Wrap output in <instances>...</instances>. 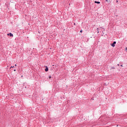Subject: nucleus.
<instances>
[{"label": "nucleus", "instance_id": "obj_3", "mask_svg": "<svg viewBox=\"0 0 127 127\" xmlns=\"http://www.w3.org/2000/svg\"><path fill=\"white\" fill-rule=\"evenodd\" d=\"M95 3H97L98 4H100V3H101V2L95 1Z\"/></svg>", "mask_w": 127, "mask_h": 127}, {"label": "nucleus", "instance_id": "obj_4", "mask_svg": "<svg viewBox=\"0 0 127 127\" xmlns=\"http://www.w3.org/2000/svg\"><path fill=\"white\" fill-rule=\"evenodd\" d=\"M45 71L46 72H48V67L46 66V68H45Z\"/></svg>", "mask_w": 127, "mask_h": 127}, {"label": "nucleus", "instance_id": "obj_17", "mask_svg": "<svg viewBox=\"0 0 127 127\" xmlns=\"http://www.w3.org/2000/svg\"><path fill=\"white\" fill-rule=\"evenodd\" d=\"M15 66H16V64H15Z\"/></svg>", "mask_w": 127, "mask_h": 127}, {"label": "nucleus", "instance_id": "obj_5", "mask_svg": "<svg viewBox=\"0 0 127 127\" xmlns=\"http://www.w3.org/2000/svg\"><path fill=\"white\" fill-rule=\"evenodd\" d=\"M100 28H102V29H103L104 31H105V28L102 27H100Z\"/></svg>", "mask_w": 127, "mask_h": 127}, {"label": "nucleus", "instance_id": "obj_11", "mask_svg": "<svg viewBox=\"0 0 127 127\" xmlns=\"http://www.w3.org/2000/svg\"><path fill=\"white\" fill-rule=\"evenodd\" d=\"M116 2H119V0H116Z\"/></svg>", "mask_w": 127, "mask_h": 127}, {"label": "nucleus", "instance_id": "obj_2", "mask_svg": "<svg viewBox=\"0 0 127 127\" xmlns=\"http://www.w3.org/2000/svg\"><path fill=\"white\" fill-rule=\"evenodd\" d=\"M7 35L10 36L11 37H13V34L11 33H8Z\"/></svg>", "mask_w": 127, "mask_h": 127}, {"label": "nucleus", "instance_id": "obj_9", "mask_svg": "<svg viewBox=\"0 0 127 127\" xmlns=\"http://www.w3.org/2000/svg\"><path fill=\"white\" fill-rule=\"evenodd\" d=\"M80 32L81 33H82V32H83V31H82V30H81L80 31Z\"/></svg>", "mask_w": 127, "mask_h": 127}, {"label": "nucleus", "instance_id": "obj_13", "mask_svg": "<svg viewBox=\"0 0 127 127\" xmlns=\"http://www.w3.org/2000/svg\"><path fill=\"white\" fill-rule=\"evenodd\" d=\"M105 1L108 2V0H106Z\"/></svg>", "mask_w": 127, "mask_h": 127}, {"label": "nucleus", "instance_id": "obj_18", "mask_svg": "<svg viewBox=\"0 0 127 127\" xmlns=\"http://www.w3.org/2000/svg\"><path fill=\"white\" fill-rule=\"evenodd\" d=\"M91 100H94V99L93 98H92Z\"/></svg>", "mask_w": 127, "mask_h": 127}, {"label": "nucleus", "instance_id": "obj_8", "mask_svg": "<svg viewBox=\"0 0 127 127\" xmlns=\"http://www.w3.org/2000/svg\"><path fill=\"white\" fill-rule=\"evenodd\" d=\"M11 68H14V66H11V67H10V69H11Z\"/></svg>", "mask_w": 127, "mask_h": 127}, {"label": "nucleus", "instance_id": "obj_15", "mask_svg": "<svg viewBox=\"0 0 127 127\" xmlns=\"http://www.w3.org/2000/svg\"><path fill=\"white\" fill-rule=\"evenodd\" d=\"M117 65H118V66H120V64H118Z\"/></svg>", "mask_w": 127, "mask_h": 127}, {"label": "nucleus", "instance_id": "obj_10", "mask_svg": "<svg viewBox=\"0 0 127 127\" xmlns=\"http://www.w3.org/2000/svg\"><path fill=\"white\" fill-rule=\"evenodd\" d=\"M49 78L50 79H51V76L50 75V76H49Z\"/></svg>", "mask_w": 127, "mask_h": 127}, {"label": "nucleus", "instance_id": "obj_7", "mask_svg": "<svg viewBox=\"0 0 127 127\" xmlns=\"http://www.w3.org/2000/svg\"><path fill=\"white\" fill-rule=\"evenodd\" d=\"M97 31H99V30H100V28H97Z\"/></svg>", "mask_w": 127, "mask_h": 127}, {"label": "nucleus", "instance_id": "obj_12", "mask_svg": "<svg viewBox=\"0 0 127 127\" xmlns=\"http://www.w3.org/2000/svg\"><path fill=\"white\" fill-rule=\"evenodd\" d=\"M121 67H123V64L121 65Z\"/></svg>", "mask_w": 127, "mask_h": 127}, {"label": "nucleus", "instance_id": "obj_6", "mask_svg": "<svg viewBox=\"0 0 127 127\" xmlns=\"http://www.w3.org/2000/svg\"><path fill=\"white\" fill-rule=\"evenodd\" d=\"M111 69H115V66H112V67H111Z\"/></svg>", "mask_w": 127, "mask_h": 127}, {"label": "nucleus", "instance_id": "obj_16", "mask_svg": "<svg viewBox=\"0 0 127 127\" xmlns=\"http://www.w3.org/2000/svg\"><path fill=\"white\" fill-rule=\"evenodd\" d=\"M99 33V31H97V33Z\"/></svg>", "mask_w": 127, "mask_h": 127}, {"label": "nucleus", "instance_id": "obj_1", "mask_svg": "<svg viewBox=\"0 0 127 127\" xmlns=\"http://www.w3.org/2000/svg\"><path fill=\"white\" fill-rule=\"evenodd\" d=\"M116 44H117V42L114 41L112 44H111V46H112V47H115V46H116Z\"/></svg>", "mask_w": 127, "mask_h": 127}, {"label": "nucleus", "instance_id": "obj_14", "mask_svg": "<svg viewBox=\"0 0 127 127\" xmlns=\"http://www.w3.org/2000/svg\"><path fill=\"white\" fill-rule=\"evenodd\" d=\"M14 72H15V71H16V69H14Z\"/></svg>", "mask_w": 127, "mask_h": 127}]
</instances>
